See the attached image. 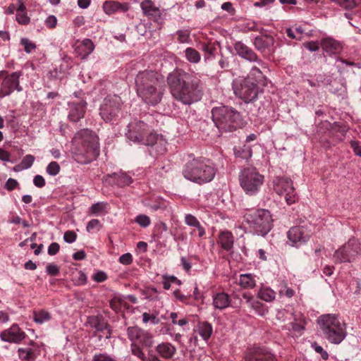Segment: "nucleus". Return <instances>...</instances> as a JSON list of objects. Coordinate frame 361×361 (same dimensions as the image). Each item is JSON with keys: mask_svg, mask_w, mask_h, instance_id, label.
I'll return each mask as SVG.
<instances>
[{"mask_svg": "<svg viewBox=\"0 0 361 361\" xmlns=\"http://www.w3.org/2000/svg\"><path fill=\"white\" fill-rule=\"evenodd\" d=\"M166 80L173 97L183 104L190 105L202 99V83L195 75L176 70L168 75Z\"/></svg>", "mask_w": 361, "mask_h": 361, "instance_id": "nucleus-1", "label": "nucleus"}, {"mask_svg": "<svg viewBox=\"0 0 361 361\" xmlns=\"http://www.w3.org/2000/svg\"><path fill=\"white\" fill-rule=\"evenodd\" d=\"M135 87L137 96L145 103L155 106L161 101L163 97L164 78L154 71H140L135 78Z\"/></svg>", "mask_w": 361, "mask_h": 361, "instance_id": "nucleus-2", "label": "nucleus"}, {"mask_svg": "<svg viewBox=\"0 0 361 361\" xmlns=\"http://www.w3.org/2000/svg\"><path fill=\"white\" fill-rule=\"evenodd\" d=\"M73 158L79 164H87L99 155V138L89 129H82L75 135Z\"/></svg>", "mask_w": 361, "mask_h": 361, "instance_id": "nucleus-3", "label": "nucleus"}, {"mask_svg": "<svg viewBox=\"0 0 361 361\" xmlns=\"http://www.w3.org/2000/svg\"><path fill=\"white\" fill-rule=\"evenodd\" d=\"M216 173L214 164L210 160L202 157L188 160L182 171L185 179L199 185L211 182Z\"/></svg>", "mask_w": 361, "mask_h": 361, "instance_id": "nucleus-4", "label": "nucleus"}, {"mask_svg": "<svg viewBox=\"0 0 361 361\" xmlns=\"http://www.w3.org/2000/svg\"><path fill=\"white\" fill-rule=\"evenodd\" d=\"M317 324L324 337L331 343L339 344L347 336L346 324L336 314H323L318 318Z\"/></svg>", "mask_w": 361, "mask_h": 361, "instance_id": "nucleus-5", "label": "nucleus"}, {"mask_svg": "<svg viewBox=\"0 0 361 361\" xmlns=\"http://www.w3.org/2000/svg\"><path fill=\"white\" fill-rule=\"evenodd\" d=\"M212 116L216 126L221 131L232 132L243 125L240 113L233 107H214L212 110Z\"/></svg>", "mask_w": 361, "mask_h": 361, "instance_id": "nucleus-6", "label": "nucleus"}, {"mask_svg": "<svg viewBox=\"0 0 361 361\" xmlns=\"http://www.w3.org/2000/svg\"><path fill=\"white\" fill-rule=\"evenodd\" d=\"M244 220L247 224L250 232L265 236L273 227V219L271 212L265 209L250 211L244 214Z\"/></svg>", "mask_w": 361, "mask_h": 361, "instance_id": "nucleus-7", "label": "nucleus"}, {"mask_svg": "<svg viewBox=\"0 0 361 361\" xmlns=\"http://www.w3.org/2000/svg\"><path fill=\"white\" fill-rule=\"evenodd\" d=\"M239 182L244 192L248 195H256L264 183V176L256 168L243 169L239 175Z\"/></svg>", "mask_w": 361, "mask_h": 361, "instance_id": "nucleus-8", "label": "nucleus"}, {"mask_svg": "<svg viewBox=\"0 0 361 361\" xmlns=\"http://www.w3.org/2000/svg\"><path fill=\"white\" fill-rule=\"evenodd\" d=\"M126 135L129 140L145 145H151L157 137L152 128L141 121L129 124Z\"/></svg>", "mask_w": 361, "mask_h": 361, "instance_id": "nucleus-9", "label": "nucleus"}, {"mask_svg": "<svg viewBox=\"0 0 361 361\" xmlns=\"http://www.w3.org/2000/svg\"><path fill=\"white\" fill-rule=\"evenodd\" d=\"M234 93L245 103L255 101L258 96L259 88L257 83L250 79H237L233 84Z\"/></svg>", "mask_w": 361, "mask_h": 361, "instance_id": "nucleus-10", "label": "nucleus"}, {"mask_svg": "<svg viewBox=\"0 0 361 361\" xmlns=\"http://www.w3.org/2000/svg\"><path fill=\"white\" fill-rule=\"evenodd\" d=\"M122 99L117 95L107 96L100 107L99 114L106 122L116 120L121 114Z\"/></svg>", "mask_w": 361, "mask_h": 361, "instance_id": "nucleus-11", "label": "nucleus"}, {"mask_svg": "<svg viewBox=\"0 0 361 361\" xmlns=\"http://www.w3.org/2000/svg\"><path fill=\"white\" fill-rule=\"evenodd\" d=\"M360 254V243L357 239L351 238L335 252L334 257L335 261L339 263L350 262Z\"/></svg>", "mask_w": 361, "mask_h": 361, "instance_id": "nucleus-12", "label": "nucleus"}, {"mask_svg": "<svg viewBox=\"0 0 361 361\" xmlns=\"http://www.w3.org/2000/svg\"><path fill=\"white\" fill-rule=\"evenodd\" d=\"M274 189L279 195L284 197L288 205L296 202V193L293 185V181L290 178L277 177L274 180Z\"/></svg>", "mask_w": 361, "mask_h": 361, "instance_id": "nucleus-13", "label": "nucleus"}, {"mask_svg": "<svg viewBox=\"0 0 361 361\" xmlns=\"http://www.w3.org/2000/svg\"><path fill=\"white\" fill-rule=\"evenodd\" d=\"M22 75V71H16L4 76L0 88V94L2 97L10 95L14 90L22 91L19 78Z\"/></svg>", "mask_w": 361, "mask_h": 361, "instance_id": "nucleus-14", "label": "nucleus"}, {"mask_svg": "<svg viewBox=\"0 0 361 361\" xmlns=\"http://www.w3.org/2000/svg\"><path fill=\"white\" fill-rule=\"evenodd\" d=\"M128 338L132 343L137 345L140 344L143 347L150 348L154 343L153 336L147 331H145L138 326H130L127 329Z\"/></svg>", "mask_w": 361, "mask_h": 361, "instance_id": "nucleus-15", "label": "nucleus"}, {"mask_svg": "<svg viewBox=\"0 0 361 361\" xmlns=\"http://www.w3.org/2000/svg\"><path fill=\"white\" fill-rule=\"evenodd\" d=\"M86 325L94 329L97 332L102 333L103 336L109 339L111 336V329L108 322L101 315L90 316L87 319Z\"/></svg>", "mask_w": 361, "mask_h": 361, "instance_id": "nucleus-16", "label": "nucleus"}, {"mask_svg": "<svg viewBox=\"0 0 361 361\" xmlns=\"http://www.w3.org/2000/svg\"><path fill=\"white\" fill-rule=\"evenodd\" d=\"M142 14L154 22L161 23L164 20L163 11L152 0H144L140 3Z\"/></svg>", "mask_w": 361, "mask_h": 361, "instance_id": "nucleus-17", "label": "nucleus"}, {"mask_svg": "<svg viewBox=\"0 0 361 361\" xmlns=\"http://www.w3.org/2000/svg\"><path fill=\"white\" fill-rule=\"evenodd\" d=\"M244 358L245 361H276L275 356L271 352L258 347L248 348Z\"/></svg>", "mask_w": 361, "mask_h": 361, "instance_id": "nucleus-18", "label": "nucleus"}, {"mask_svg": "<svg viewBox=\"0 0 361 361\" xmlns=\"http://www.w3.org/2000/svg\"><path fill=\"white\" fill-rule=\"evenodd\" d=\"M25 336V333L16 324H13L9 329L1 331L0 334L1 341L8 343H19Z\"/></svg>", "mask_w": 361, "mask_h": 361, "instance_id": "nucleus-19", "label": "nucleus"}, {"mask_svg": "<svg viewBox=\"0 0 361 361\" xmlns=\"http://www.w3.org/2000/svg\"><path fill=\"white\" fill-rule=\"evenodd\" d=\"M235 50L237 54L250 61L256 62L257 66H259L261 68H265V63H264L261 59H259L257 54L252 50L250 47L244 44L241 42H238L234 45Z\"/></svg>", "mask_w": 361, "mask_h": 361, "instance_id": "nucleus-20", "label": "nucleus"}, {"mask_svg": "<svg viewBox=\"0 0 361 361\" xmlns=\"http://www.w3.org/2000/svg\"><path fill=\"white\" fill-rule=\"evenodd\" d=\"M288 243L292 246L298 247L309 239V235L305 233L303 228L293 226L287 233Z\"/></svg>", "mask_w": 361, "mask_h": 361, "instance_id": "nucleus-21", "label": "nucleus"}, {"mask_svg": "<svg viewBox=\"0 0 361 361\" xmlns=\"http://www.w3.org/2000/svg\"><path fill=\"white\" fill-rule=\"evenodd\" d=\"M87 103L85 101H80L78 103L71 102L68 104L69 113L68 118L72 122H78L84 117Z\"/></svg>", "mask_w": 361, "mask_h": 361, "instance_id": "nucleus-22", "label": "nucleus"}, {"mask_svg": "<svg viewBox=\"0 0 361 361\" xmlns=\"http://www.w3.org/2000/svg\"><path fill=\"white\" fill-rule=\"evenodd\" d=\"M217 244L225 251L232 250L234 244V236L233 233L227 230L219 232L217 238Z\"/></svg>", "mask_w": 361, "mask_h": 361, "instance_id": "nucleus-23", "label": "nucleus"}, {"mask_svg": "<svg viewBox=\"0 0 361 361\" xmlns=\"http://www.w3.org/2000/svg\"><path fill=\"white\" fill-rule=\"evenodd\" d=\"M266 68V66L265 68H261L259 66H254L251 68L247 77L245 78L250 79V81H254V82L257 83L259 87H264L267 85V79L262 69H265Z\"/></svg>", "mask_w": 361, "mask_h": 361, "instance_id": "nucleus-24", "label": "nucleus"}, {"mask_svg": "<svg viewBox=\"0 0 361 361\" xmlns=\"http://www.w3.org/2000/svg\"><path fill=\"white\" fill-rule=\"evenodd\" d=\"M320 46L323 51L330 55L338 54L342 49L341 44L332 37L322 39Z\"/></svg>", "mask_w": 361, "mask_h": 361, "instance_id": "nucleus-25", "label": "nucleus"}, {"mask_svg": "<svg viewBox=\"0 0 361 361\" xmlns=\"http://www.w3.org/2000/svg\"><path fill=\"white\" fill-rule=\"evenodd\" d=\"M128 5L127 4L120 3L115 1H106L103 4L102 8L106 15H112L118 11L126 12L128 10Z\"/></svg>", "mask_w": 361, "mask_h": 361, "instance_id": "nucleus-26", "label": "nucleus"}, {"mask_svg": "<svg viewBox=\"0 0 361 361\" xmlns=\"http://www.w3.org/2000/svg\"><path fill=\"white\" fill-rule=\"evenodd\" d=\"M212 299V304L215 309L222 310L230 306L231 297L224 292L214 293Z\"/></svg>", "mask_w": 361, "mask_h": 361, "instance_id": "nucleus-27", "label": "nucleus"}, {"mask_svg": "<svg viewBox=\"0 0 361 361\" xmlns=\"http://www.w3.org/2000/svg\"><path fill=\"white\" fill-rule=\"evenodd\" d=\"M157 354L164 359L172 358L176 353V348L171 343L163 342L156 346Z\"/></svg>", "mask_w": 361, "mask_h": 361, "instance_id": "nucleus-28", "label": "nucleus"}, {"mask_svg": "<svg viewBox=\"0 0 361 361\" xmlns=\"http://www.w3.org/2000/svg\"><path fill=\"white\" fill-rule=\"evenodd\" d=\"M274 44V39L271 35H264L257 36L254 40V45L255 48L261 51H264L267 49L273 46Z\"/></svg>", "mask_w": 361, "mask_h": 361, "instance_id": "nucleus-29", "label": "nucleus"}, {"mask_svg": "<svg viewBox=\"0 0 361 361\" xmlns=\"http://www.w3.org/2000/svg\"><path fill=\"white\" fill-rule=\"evenodd\" d=\"M94 45L90 39H85L75 48L77 54L81 56V59H85L94 50Z\"/></svg>", "mask_w": 361, "mask_h": 361, "instance_id": "nucleus-30", "label": "nucleus"}, {"mask_svg": "<svg viewBox=\"0 0 361 361\" xmlns=\"http://www.w3.org/2000/svg\"><path fill=\"white\" fill-rule=\"evenodd\" d=\"M204 341H207L213 332V328L208 322H199L195 329Z\"/></svg>", "mask_w": 361, "mask_h": 361, "instance_id": "nucleus-31", "label": "nucleus"}, {"mask_svg": "<svg viewBox=\"0 0 361 361\" xmlns=\"http://www.w3.org/2000/svg\"><path fill=\"white\" fill-rule=\"evenodd\" d=\"M167 141L163 137L162 135H159L157 134V137L154 141L152 142L151 145H147V146H150L157 154L161 155L166 153Z\"/></svg>", "mask_w": 361, "mask_h": 361, "instance_id": "nucleus-32", "label": "nucleus"}, {"mask_svg": "<svg viewBox=\"0 0 361 361\" xmlns=\"http://www.w3.org/2000/svg\"><path fill=\"white\" fill-rule=\"evenodd\" d=\"M109 176L114 179V183L120 187L128 185L132 183V178L126 173H114Z\"/></svg>", "mask_w": 361, "mask_h": 361, "instance_id": "nucleus-33", "label": "nucleus"}, {"mask_svg": "<svg viewBox=\"0 0 361 361\" xmlns=\"http://www.w3.org/2000/svg\"><path fill=\"white\" fill-rule=\"evenodd\" d=\"M239 285L243 288H253L256 285L255 277L251 274H243L239 277Z\"/></svg>", "mask_w": 361, "mask_h": 361, "instance_id": "nucleus-34", "label": "nucleus"}, {"mask_svg": "<svg viewBox=\"0 0 361 361\" xmlns=\"http://www.w3.org/2000/svg\"><path fill=\"white\" fill-rule=\"evenodd\" d=\"M108 207V203L105 202H99L95 204H93L89 208V214L95 216L104 215L108 213L106 209Z\"/></svg>", "mask_w": 361, "mask_h": 361, "instance_id": "nucleus-35", "label": "nucleus"}, {"mask_svg": "<svg viewBox=\"0 0 361 361\" xmlns=\"http://www.w3.org/2000/svg\"><path fill=\"white\" fill-rule=\"evenodd\" d=\"M19 358L23 361H34L36 358L35 351L30 347L19 348L18 350Z\"/></svg>", "mask_w": 361, "mask_h": 361, "instance_id": "nucleus-36", "label": "nucleus"}, {"mask_svg": "<svg viewBox=\"0 0 361 361\" xmlns=\"http://www.w3.org/2000/svg\"><path fill=\"white\" fill-rule=\"evenodd\" d=\"M234 154L236 157L243 159H248L252 157V151L251 147L244 145L242 147L234 148Z\"/></svg>", "mask_w": 361, "mask_h": 361, "instance_id": "nucleus-37", "label": "nucleus"}, {"mask_svg": "<svg viewBox=\"0 0 361 361\" xmlns=\"http://www.w3.org/2000/svg\"><path fill=\"white\" fill-rule=\"evenodd\" d=\"M32 314L34 322L39 324L49 321L51 318L50 313L44 310L34 311Z\"/></svg>", "mask_w": 361, "mask_h": 361, "instance_id": "nucleus-38", "label": "nucleus"}, {"mask_svg": "<svg viewBox=\"0 0 361 361\" xmlns=\"http://www.w3.org/2000/svg\"><path fill=\"white\" fill-rule=\"evenodd\" d=\"M185 56L186 59L192 63H197L201 59L200 53L192 47H188L185 49Z\"/></svg>", "mask_w": 361, "mask_h": 361, "instance_id": "nucleus-39", "label": "nucleus"}, {"mask_svg": "<svg viewBox=\"0 0 361 361\" xmlns=\"http://www.w3.org/2000/svg\"><path fill=\"white\" fill-rule=\"evenodd\" d=\"M258 297L266 302H271L275 299L276 293L269 288H262L258 292Z\"/></svg>", "mask_w": 361, "mask_h": 361, "instance_id": "nucleus-40", "label": "nucleus"}, {"mask_svg": "<svg viewBox=\"0 0 361 361\" xmlns=\"http://www.w3.org/2000/svg\"><path fill=\"white\" fill-rule=\"evenodd\" d=\"M162 284L163 288L165 290H169L171 288L172 283H176L178 286H180L182 282L175 276H169L167 274H164L162 276Z\"/></svg>", "mask_w": 361, "mask_h": 361, "instance_id": "nucleus-41", "label": "nucleus"}, {"mask_svg": "<svg viewBox=\"0 0 361 361\" xmlns=\"http://www.w3.org/2000/svg\"><path fill=\"white\" fill-rule=\"evenodd\" d=\"M131 353L133 355L137 357L142 361H147L145 354L142 351V348L135 343H132L130 345Z\"/></svg>", "mask_w": 361, "mask_h": 361, "instance_id": "nucleus-42", "label": "nucleus"}, {"mask_svg": "<svg viewBox=\"0 0 361 361\" xmlns=\"http://www.w3.org/2000/svg\"><path fill=\"white\" fill-rule=\"evenodd\" d=\"M339 5L341 7L345 10H351L357 6V3L355 0H330Z\"/></svg>", "mask_w": 361, "mask_h": 361, "instance_id": "nucleus-43", "label": "nucleus"}, {"mask_svg": "<svg viewBox=\"0 0 361 361\" xmlns=\"http://www.w3.org/2000/svg\"><path fill=\"white\" fill-rule=\"evenodd\" d=\"M102 228V224L100 223L99 220L93 219L87 223L86 230L88 233H90L94 231H99Z\"/></svg>", "mask_w": 361, "mask_h": 361, "instance_id": "nucleus-44", "label": "nucleus"}, {"mask_svg": "<svg viewBox=\"0 0 361 361\" xmlns=\"http://www.w3.org/2000/svg\"><path fill=\"white\" fill-rule=\"evenodd\" d=\"M20 44L23 46L25 52L28 54L31 53L36 49L35 44L27 38H22L20 40Z\"/></svg>", "mask_w": 361, "mask_h": 361, "instance_id": "nucleus-45", "label": "nucleus"}, {"mask_svg": "<svg viewBox=\"0 0 361 361\" xmlns=\"http://www.w3.org/2000/svg\"><path fill=\"white\" fill-rule=\"evenodd\" d=\"M135 221L142 227H147L150 223V219L145 214H139L135 219Z\"/></svg>", "mask_w": 361, "mask_h": 361, "instance_id": "nucleus-46", "label": "nucleus"}, {"mask_svg": "<svg viewBox=\"0 0 361 361\" xmlns=\"http://www.w3.org/2000/svg\"><path fill=\"white\" fill-rule=\"evenodd\" d=\"M60 166L56 161H51L47 167V172L51 176H56L60 171Z\"/></svg>", "mask_w": 361, "mask_h": 361, "instance_id": "nucleus-47", "label": "nucleus"}, {"mask_svg": "<svg viewBox=\"0 0 361 361\" xmlns=\"http://www.w3.org/2000/svg\"><path fill=\"white\" fill-rule=\"evenodd\" d=\"M35 161V157L31 154L25 156L20 163V166L23 169H27L32 166Z\"/></svg>", "mask_w": 361, "mask_h": 361, "instance_id": "nucleus-48", "label": "nucleus"}, {"mask_svg": "<svg viewBox=\"0 0 361 361\" xmlns=\"http://www.w3.org/2000/svg\"><path fill=\"white\" fill-rule=\"evenodd\" d=\"M74 283L77 286H82L87 283V276L85 274L79 271L77 272L76 276L73 279Z\"/></svg>", "mask_w": 361, "mask_h": 361, "instance_id": "nucleus-49", "label": "nucleus"}, {"mask_svg": "<svg viewBox=\"0 0 361 361\" xmlns=\"http://www.w3.org/2000/svg\"><path fill=\"white\" fill-rule=\"evenodd\" d=\"M142 322L144 323L150 322L152 324H157L159 323V319L154 314H149L147 312L142 314Z\"/></svg>", "mask_w": 361, "mask_h": 361, "instance_id": "nucleus-50", "label": "nucleus"}, {"mask_svg": "<svg viewBox=\"0 0 361 361\" xmlns=\"http://www.w3.org/2000/svg\"><path fill=\"white\" fill-rule=\"evenodd\" d=\"M202 50L208 55L207 57L213 56L216 51V47L211 43H203L202 44Z\"/></svg>", "mask_w": 361, "mask_h": 361, "instance_id": "nucleus-51", "label": "nucleus"}, {"mask_svg": "<svg viewBox=\"0 0 361 361\" xmlns=\"http://www.w3.org/2000/svg\"><path fill=\"white\" fill-rule=\"evenodd\" d=\"M178 41L180 43H187L190 40V33L186 30H179L177 32Z\"/></svg>", "mask_w": 361, "mask_h": 361, "instance_id": "nucleus-52", "label": "nucleus"}, {"mask_svg": "<svg viewBox=\"0 0 361 361\" xmlns=\"http://www.w3.org/2000/svg\"><path fill=\"white\" fill-rule=\"evenodd\" d=\"M16 20L19 24L27 25L30 23V18L27 16V13L18 12L16 13Z\"/></svg>", "mask_w": 361, "mask_h": 361, "instance_id": "nucleus-53", "label": "nucleus"}, {"mask_svg": "<svg viewBox=\"0 0 361 361\" xmlns=\"http://www.w3.org/2000/svg\"><path fill=\"white\" fill-rule=\"evenodd\" d=\"M92 361H116L106 353H99L94 355Z\"/></svg>", "mask_w": 361, "mask_h": 361, "instance_id": "nucleus-54", "label": "nucleus"}, {"mask_svg": "<svg viewBox=\"0 0 361 361\" xmlns=\"http://www.w3.org/2000/svg\"><path fill=\"white\" fill-rule=\"evenodd\" d=\"M200 221L192 214H188L185 216V223L189 226L195 227Z\"/></svg>", "mask_w": 361, "mask_h": 361, "instance_id": "nucleus-55", "label": "nucleus"}, {"mask_svg": "<svg viewBox=\"0 0 361 361\" xmlns=\"http://www.w3.org/2000/svg\"><path fill=\"white\" fill-rule=\"evenodd\" d=\"M77 238L76 233L73 231H66L63 235L64 240L68 243H72L75 241Z\"/></svg>", "mask_w": 361, "mask_h": 361, "instance_id": "nucleus-56", "label": "nucleus"}, {"mask_svg": "<svg viewBox=\"0 0 361 361\" xmlns=\"http://www.w3.org/2000/svg\"><path fill=\"white\" fill-rule=\"evenodd\" d=\"M133 262V256L130 253H126L119 257V262L124 265H129Z\"/></svg>", "mask_w": 361, "mask_h": 361, "instance_id": "nucleus-57", "label": "nucleus"}, {"mask_svg": "<svg viewBox=\"0 0 361 361\" xmlns=\"http://www.w3.org/2000/svg\"><path fill=\"white\" fill-rule=\"evenodd\" d=\"M46 271H47V274H49L50 276H55L59 274V269L55 264H49L47 266Z\"/></svg>", "mask_w": 361, "mask_h": 361, "instance_id": "nucleus-58", "label": "nucleus"}, {"mask_svg": "<svg viewBox=\"0 0 361 361\" xmlns=\"http://www.w3.org/2000/svg\"><path fill=\"white\" fill-rule=\"evenodd\" d=\"M18 186V183L16 179L8 178L6 182L4 188L8 190L12 191Z\"/></svg>", "mask_w": 361, "mask_h": 361, "instance_id": "nucleus-59", "label": "nucleus"}, {"mask_svg": "<svg viewBox=\"0 0 361 361\" xmlns=\"http://www.w3.org/2000/svg\"><path fill=\"white\" fill-rule=\"evenodd\" d=\"M312 347L314 348V350L321 355V357L323 360H327L329 357V355L326 351H325L323 348L319 345H317V343H314L312 344Z\"/></svg>", "mask_w": 361, "mask_h": 361, "instance_id": "nucleus-60", "label": "nucleus"}, {"mask_svg": "<svg viewBox=\"0 0 361 361\" xmlns=\"http://www.w3.org/2000/svg\"><path fill=\"white\" fill-rule=\"evenodd\" d=\"M56 23H57V19L53 15L49 16L45 20V25L49 28H54L56 25Z\"/></svg>", "mask_w": 361, "mask_h": 361, "instance_id": "nucleus-61", "label": "nucleus"}, {"mask_svg": "<svg viewBox=\"0 0 361 361\" xmlns=\"http://www.w3.org/2000/svg\"><path fill=\"white\" fill-rule=\"evenodd\" d=\"M92 279L94 281L103 282L107 279V276L104 271H99L93 275Z\"/></svg>", "mask_w": 361, "mask_h": 361, "instance_id": "nucleus-62", "label": "nucleus"}, {"mask_svg": "<svg viewBox=\"0 0 361 361\" xmlns=\"http://www.w3.org/2000/svg\"><path fill=\"white\" fill-rule=\"evenodd\" d=\"M60 245L57 243H52L48 247V254L49 255H55L59 251Z\"/></svg>", "mask_w": 361, "mask_h": 361, "instance_id": "nucleus-63", "label": "nucleus"}, {"mask_svg": "<svg viewBox=\"0 0 361 361\" xmlns=\"http://www.w3.org/2000/svg\"><path fill=\"white\" fill-rule=\"evenodd\" d=\"M350 147L356 155L361 157V146L359 142L355 140L350 141Z\"/></svg>", "mask_w": 361, "mask_h": 361, "instance_id": "nucleus-64", "label": "nucleus"}]
</instances>
